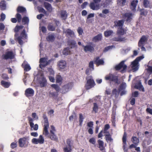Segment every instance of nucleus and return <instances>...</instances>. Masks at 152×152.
<instances>
[{"mask_svg":"<svg viewBox=\"0 0 152 152\" xmlns=\"http://www.w3.org/2000/svg\"><path fill=\"white\" fill-rule=\"evenodd\" d=\"M43 134L45 135L46 136L50 138L52 140L56 141H58V138L56 135L55 134V133L50 134H49V132H48V134L47 135H45V131L44 130Z\"/></svg>","mask_w":152,"mask_h":152,"instance_id":"nucleus-13","label":"nucleus"},{"mask_svg":"<svg viewBox=\"0 0 152 152\" xmlns=\"http://www.w3.org/2000/svg\"><path fill=\"white\" fill-rule=\"evenodd\" d=\"M1 85L5 88H8L10 85V82L2 80L1 82Z\"/></svg>","mask_w":152,"mask_h":152,"instance_id":"nucleus-27","label":"nucleus"},{"mask_svg":"<svg viewBox=\"0 0 152 152\" xmlns=\"http://www.w3.org/2000/svg\"><path fill=\"white\" fill-rule=\"evenodd\" d=\"M61 18L64 20H65L67 17L66 12L65 11H61Z\"/></svg>","mask_w":152,"mask_h":152,"instance_id":"nucleus-30","label":"nucleus"},{"mask_svg":"<svg viewBox=\"0 0 152 152\" xmlns=\"http://www.w3.org/2000/svg\"><path fill=\"white\" fill-rule=\"evenodd\" d=\"M147 38L145 36H143L141 38L139 42L138 46L139 47H141L142 45L144 44L145 42L147 41Z\"/></svg>","mask_w":152,"mask_h":152,"instance_id":"nucleus-19","label":"nucleus"},{"mask_svg":"<svg viewBox=\"0 0 152 152\" xmlns=\"http://www.w3.org/2000/svg\"><path fill=\"white\" fill-rule=\"evenodd\" d=\"M44 5L45 8L48 10H50L51 9V6L50 4L48 3L45 2Z\"/></svg>","mask_w":152,"mask_h":152,"instance_id":"nucleus-49","label":"nucleus"},{"mask_svg":"<svg viewBox=\"0 0 152 152\" xmlns=\"http://www.w3.org/2000/svg\"><path fill=\"white\" fill-rule=\"evenodd\" d=\"M124 23V20H119L115 22V25L119 27H122L123 24Z\"/></svg>","mask_w":152,"mask_h":152,"instance_id":"nucleus-26","label":"nucleus"},{"mask_svg":"<svg viewBox=\"0 0 152 152\" xmlns=\"http://www.w3.org/2000/svg\"><path fill=\"white\" fill-rule=\"evenodd\" d=\"M89 142L92 144L94 145H96V140L94 138L92 137L90 138L89 140Z\"/></svg>","mask_w":152,"mask_h":152,"instance_id":"nucleus-50","label":"nucleus"},{"mask_svg":"<svg viewBox=\"0 0 152 152\" xmlns=\"http://www.w3.org/2000/svg\"><path fill=\"white\" fill-rule=\"evenodd\" d=\"M72 144V140L70 139H68L66 141V146H67L68 147H70L71 148V146Z\"/></svg>","mask_w":152,"mask_h":152,"instance_id":"nucleus-44","label":"nucleus"},{"mask_svg":"<svg viewBox=\"0 0 152 152\" xmlns=\"http://www.w3.org/2000/svg\"><path fill=\"white\" fill-rule=\"evenodd\" d=\"M49 96L50 97H54L55 96V92H50L49 94Z\"/></svg>","mask_w":152,"mask_h":152,"instance_id":"nucleus-61","label":"nucleus"},{"mask_svg":"<svg viewBox=\"0 0 152 152\" xmlns=\"http://www.w3.org/2000/svg\"><path fill=\"white\" fill-rule=\"evenodd\" d=\"M98 110V106L96 103H94V107L93 108V111L95 113H96Z\"/></svg>","mask_w":152,"mask_h":152,"instance_id":"nucleus-45","label":"nucleus"},{"mask_svg":"<svg viewBox=\"0 0 152 152\" xmlns=\"http://www.w3.org/2000/svg\"><path fill=\"white\" fill-rule=\"evenodd\" d=\"M101 38L102 35L101 34H98L93 38V41L94 42H96L101 40Z\"/></svg>","mask_w":152,"mask_h":152,"instance_id":"nucleus-33","label":"nucleus"},{"mask_svg":"<svg viewBox=\"0 0 152 152\" xmlns=\"http://www.w3.org/2000/svg\"><path fill=\"white\" fill-rule=\"evenodd\" d=\"M106 140L107 142L112 141L113 139L111 138V136L110 134L105 135Z\"/></svg>","mask_w":152,"mask_h":152,"instance_id":"nucleus-37","label":"nucleus"},{"mask_svg":"<svg viewBox=\"0 0 152 152\" xmlns=\"http://www.w3.org/2000/svg\"><path fill=\"white\" fill-rule=\"evenodd\" d=\"M135 87V88L139 89L140 91H141L143 92L144 91V88L140 82L136 84Z\"/></svg>","mask_w":152,"mask_h":152,"instance_id":"nucleus-25","label":"nucleus"},{"mask_svg":"<svg viewBox=\"0 0 152 152\" xmlns=\"http://www.w3.org/2000/svg\"><path fill=\"white\" fill-rule=\"evenodd\" d=\"M126 137L127 134L126 132H124L122 140L124 143L123 149L124 151L125 152H128L127 151L128 149L126 148Z\"/></svg>","mask_w":152,"mask_h":152,"instance_id":"nucleus-11","label":"nucleus"},{"mask_svg":"<svg viewBox=\"0 0 152 152\" xmlns=\"http://www.w3.org/2000/svg\"><path fill=\"white\" fill-rule=\"evenodd\" d=\"M95 63L97 65H103L104 64V61L102 59H99V57H96L95 59Z\"/></svg>","mask_w":152,"mask_h":152,"instance_id":"nucleus-24","label":"nucleus"},{"mask_svg":"<svg viewBox=\"0 0 152 152\" xmlns=\"http://www.w3.org/2000/svg\"><path fill=\"white\" fill-rule=\"evenodd\" d=\"M1 20L3 21L5 18V15L4 13H2L1 15Z\"/></svg>","mask_w":152,"mask_h":152,"instance_id":"nucleus-62","label":"nucleus"},{"mask_svg":"<svg viewBox=\"0 0 152 152\" xmlns=\"http://www.w3.org/2000/svg\"><path fill=\"white\" fill-rule=\"evenodd\" d=\"M73 86L72 83H68L62 87L61 89V93L63 94H65L71 89Z\"/></svg>","mask_w":152,"mask_h":152,"instance_id":"nucleus-5","label":"nucleus"},{"mask_svg":"<svg viewBox=\"0 0 152 152\" xmlns=\"http://www.w3.org/2000/svg\"><path fill=\"white\" fill-rule=\"evenodd\" d=\"M16 17L18 20V22H20L21 21V16L19 13H17L16 15Z\"/></svg>","mask_w":152,"mask_h":152,"instance_id":"nucleus-52","label":"nucleus"},{"mask_svg":"<svg viewBox=\"0 0 152 152\" xmlns=\"http://www.w3.org/2000/svg\"><path fill=\"white\" fill-rule=\"evenodd\" d=\"M125 40L124 38H122L120 37H115L113 39V40L115 41H125Z\"/></svg>","mask_w":152,"mask_h":152,"instance_id":"nucleus-42","label":"nucleus"},{"mask_svg":"<svg viewBox=\"0 0 152 152\" xmlns=\"http://www.w3.org/2000/svg\"><path fill=\"white\" fill-rule=\"evenodd\" d=\"M138 3V1L137 0H134L131 3L130 8L133 11L135 10L136 7Z\"/></svg>","mask_w":152,"mask_h":152,"instance_id":"nucleus-21","label":"nucleus"},{"mask_svg":"<svg viewBox=\"0 0 152 152\" xmlns=\"http://www.w3.org/2000/svg\"><path fill=\"white\" fill-rule=\"evenodd\" d=\"M51 61V60H48V59L45 58H42L40 59L39 67L42 69V68L44 67L47 65L49 64Z\"/></svg>","mask_w":152,"mask_h":152,"instance_id":"nucleus-7","label":"nucleus"},{"mask_svg":"<svg viewBox=\"0 0 152 152\" xmlns=\"http://www.w3.org/2000/svg\"><path fill=\"white\" fill-rule=\"evenodd\" d=\"M89 67L92 69V70L94 69V64L92 61H90L89 64Z\"/></svg>","mask_w":152,"mask_h":152,"instance_id":"nucleus-59","label":"nucleus"},{"mask_svg":"<svg viewBox=\"0 0 152 152\" xmlns=\"http://www.w3.org/2000/svg\"><path fill=\"white\" fill-rule=\"evenodd\" d=\"M98 143V147L100 150L102 151H103L105 149V148L104 146V142L100 140H99L97 141Z\"/></svg>","mask_w":152,"mask_h":152,"instance_id":"nucleus-17","label":"nucleus"},{"mask_svg":"<svg viewBox=\"0 0 152 152\" xmlns=\"http://www.w3.org/2000/svg\"><path fill=\"white\" fill-rule=\"evenodd\" d=\"M51 86L52 87L54 88L57 92H58L60 90L59 86L56 84H52Z\"/></svg>","mask_w":152,"mask_h":152,"instance_id":"nucleus-43","label":"nucleus"},{"mask_svg":"<svg viewBox=\"0 0 152 152\" xmlns=\"http://www.w3.org/2000/svg\"><path fill=\"white\" fill-rule=\"evenodd\" d=\"M2 56L4 59H12L14 57V55L12 51H8L3 55Z\"/></svg>","mask_w":152,"mask_h":152,"instance_id":"nucleus-8","label":"nucleus"},{"mask_svg":"<svg viewBox=\"0 0 152 152\" xmlns=\"http://www.w3.org/2000/svg\"><path fill=\"white\" fill-rule=\"evenodd\" d=\"M32 117L35 118L36 119H38V117L37 116L36 113H33L32 114Z\"/></svg>","mask_w":152,"mask_h":152,"instance_id":"nucleus-64","label":"nucleus"},{"mask_svg":"<svg viewBox=\"0 0 152 152\" xmlns=\"http://www.w3.org/2000/svg\"><path fill=\"white\" fill-rule=\"evenodd\" d=\"M125 33L124 30L122 27H119L117 31V34L119 36L124 35Z\"/></svg>","mask_w":152,"mask_h":152,"instance_id":"nucleus-29","label":"nucleus"},{"mask_svg":"<svg viewBox=\"0 0 152 152\" xmlns=\"http://www.w3.org/2000/svg\"><path fill=\"white\" fill-rule=\"evenodd\" d=\"M17 144L16 142H13L11 143L10 145V146L11 148L13 149L17 147Z\"/></svg>","mask_w":152,"mask_h":152,"instance_id":"nucleus-56","label":"nucleus"},{"mask_svg":"<svg viewBox=\"0 0 152 152\" xmlns=\"http://www.w3.org/2000/svg\"><path fill=\"white\" fill-rule=\"evenodd\" d=\"M37 79L41 87H44L47 85V81L44 77L42 73L40 72L38 73L37 75Z\"/></svg>","mask_w":152,"mask_h":152,"instance_id":"nucleus-1","label":"nucleus"},{"mask_svg":"<svg viewBox=\"0 0 152 152\" xmlns=\"http://www.w3.org/2000/svg\"><path fill=\"white\" fill-rule=\"evenodd\" d=\"M62 81V77L59 75H58L56 77V83H59Z\"/></svg>","mask_w":152,"mask_h":152,"instance_id":"nucleus-54","label":"nucleus"},{"mask_svg":"<svg viewBox=\"0 0 152 152\" xmlns=\"http://www.w3.org/2000/svg\"><path fill=\"white\" fill-rule=\"evenodd\" d=\"M48 28L49 31H54L55 29V27L51 23H50L49 24Z\"/></svg>","mask_w":152,"mask_h":152,"instance_id":"nucleus-34","label":"nucleus"},{"mask_svg":"<svg viewBox=\"0 0 152 152\" xmlns=\"http://www.w3.org/2000/svg\"><path fill=\"white\" fill-rule=\"evenodd\" d=\"M125 61H122L118 65L116 66H115L116 70H120L122 68H123V70L121 71L122 72H123L124 70H125L127 68V66L124 64Z\"/></svg>","mask_w":152,"mask_h":152,"instance_id":"nucleus-10","label":"nucleus"},{"mask_svg":"<svg viewBox=\"0 0 152 152\" xmlns=\"http://www.w3.org/2000/svg\"><path fill=\"white\" fill-rule=\"evenodd\" d=\"M34 91L31 88H28L25 91V94L27 97L31 96L34 95Z\"/></svg>","mask_w":152,"mask_h":152,"instance_id":"nucleus-14","label":"nucleus"},{"mask_svg":"<svg viewBox=\"0 0 152 152\" xmlns=\"http://www.w3.org/2000/svg\"><path fill=\"white\" fill-rule=\"evenodd\" d=\"M42 117L44 120V130L45 131V135H47L48 133V129L49 127V124L48 119L45 113L43 114Z\"/></svg>","mask_w":152,"mask_h":152,"instance_id":"nucleus-6","label":"nucleus"},{"mask_svg":"<svg viewBox=\"0 0 152 152\" xmlns=\"http://www.w3.org/2000/svg\"><path fill=\"white\" fill-rule=\"evenodd\" d=\"M83 46L84 47V50L85 52H92V51H93L94 50V48L91 45H86V46H84V45H83Z\"/></svg>","mask_w":152,"mask_h":152,"instance_id":"nucleus-22","label":"nucleus"},{"mask_svg":"<svg viewBox=\"0 0 152 152\" xmlns=\"http://www.w3.org/2000/svg\"><path fill=\"white\" fill-rule=\"evenodd\" d=\"M86 79L88 80L85 87L88 90L94 87L95 84L91 76L87 77Z\"/></svg>","mask_w":152,"mask_h":152,"instance_id":"nucleus-2","label":"nucleus"},{"mask_svg":"<svg viewBox=\"0 0 152 152\" xmlns=\"http://www.w3.org/2000/svg\"><path fill=\"white\" fill-rule=\"evenodd\" d=\"M21 38L23 39H26L27 37V35L25 33V30L23 29L21 33L20 36Z\"/></svg>","mask_w":152,"mask_h":152,"instance_id":"nucleus-41","label":"nucleus"},{"mask_svg":"<svg viewBox=\"0 0 152 152\" xmlns=\"http://www.w3.org/2000/svg\"><path fill=\"white\" fill-rule=\"evenodd\" d=\"M56 38L55 34H52L48 35L46 38V39L47 41L50 42H53Z\"/></svg>","mask_w":152,"mask_h":152,"instance_id":"nucleus-20","label":"nucleus"},{"mask_svg":"<svg viewBox=\"0 0 152 152\" xmlns=\"http://www.w3.org/2000/svg\"><path fill=\"white\" fill-rule=\"evenodd\" d=\"M70 50L69 48H66L64 49L63 52V53L64 55H68L70 53Z\"/></svg>","mask_w":152,"mask_h":152,"instance_id":"nucleus-38","label":"nucleus"},{"mask_svg":"<svg viewBox=\"0 0 152 152\" xmlns=\"http://www.w3.org/2000/svg\"><path fill=\"white\" fill-rule=\"evenodd\" d=\"M0 7L1 10H4L6 9V4L4 1H1L0 3Z\"/></svg>","mask_w":152,"mask_h":152,"instance_id":"nucleus-32","label":"nucleus"},{"mask_svg":"<svg viewBox=\"0 0 152 152\" xmlns=\"http://www.w3.org/2000/svg\"><path fill=\"white\" fill-rule=\"evenodd\" d=\"M149 2L148 0H144L143 1V5L145 8L149 7Z\"/></svg>","mask_w":152,"mask_h":152,"instance_id":"nucleus-46","label":"nucleus"},{"mask_svg":"<svg viewBox=\"0 0 152 152\" xmlns=\"http://www.w3.org/2000/svg\"><path fill=\"white\" fill-rule=\"evenodd\" d=\"M113 32L112 30H108L104 32V34L105 37H108L111 35Z\"/></svg>","mask_w":152,"mask_h":152,"instance_id":"nucleus-40","label":"nucleus"},{"mask_svg":"<svg viewBox=\"0 0 152 152\" xmlns=\"http://www.w3.org/2000/svg\"><path fill=\"white\" fill-rule=\"evenodd\" d=\"M131 141L134 144H137L139 142V139L136 137L133 136L131 139Z\"/></svg>","mask_w":152,"mask_h":152,"instance_id":"nucleus-28","label":"nucleus"},{"mask_svg":"<svg viewBox=\"0 0 152 152\" xmlns=\"http://www.w3.org/2000/svg\"><path fill=\"white\" fill-rule=\"evenodd\" d=\"M77 31L79 35H82L83 33V30L81 27L78 28Z\"/></svg>","mask_w":152,"mask_h":152,"instance_id":"nucleus-57","label":"nucleus"},{"mask_svg":"<svg viewBox=\"0 0 152 152\" xmlns=\"http://www.w3.org/2000/svg\"><path fill=\"white\" fill-rule=\"evenodd\" d=\"M22 22L24 23V24H25L28 23L29 22V19L27 17H25L22 19Z\"/></svg>","mask_w":152,"mask_h":152,"instance_id":"nucleus-47","label":"nucleus"},{"mask_svg":"<svg viewBox=\"0 0 152 152\" xmlns=\"http://www.w3.org/2000/svg\"><path fill=\"white\" fill-rule=\"evenodd\" d=\"M21 39L22 38H21V37L20 36L18 37L17 38V40L18 42L20 45H21L23 44V41Z\"/></svg>","mask_w":152,"mask_h":152,"instance_id":"nucleus-55","label":"nucleus"},{"mask_svg":"<svg viewBox=\"0 0 152 152\" xmlns=\"http://www.w3.org/2000/svg\"><path fill=\"white\" fill-rule=\"evenodd\" d=\"M64 152H71L72 149L70 147H68L67 146H66L64 148Z\"/></svg>","mask_w":152,"mask_h":152,"instance_id":"nucleus-48","label":"nucleus"},{"mask_svg":"<svg viewBox=\"0 0 152 152\" xmlns=\"http://www.w3.org/2000/svg\"><path fill=\"white\" fill-rule=\"evenodd\" d=\"M94 2H91L90 5V8L93 10H98L100 8V5L99 4H96Z\"/></svg>","mask_w":152,"mask_h":152,"instance_id":"nucleus-16","label":"nucleus"},{"mask_svg":"<svg viewBox=\"0 0 152 152\" xmlns=\"http://www.w3.org/2000/svg\"><path fill=\"white\" fill-rule=\"evenodd\" d=\"M143 58L144 57L142 56L138 57L134 61L132 62L131 67L133 70L136 71L138 69V62Z\"/></svg>","mask_w":152,"mask_h":152,"instance_id":"nucleus-3","label":"nucleus"},{"mask_svg":"<svg viewBox=\"0 0 152 152\" xmlns=\"http://www.w3.org/2000/svg\"><path fill=\"white\" fill-rule=\"evenodd\" d=\"M26 138L25 137L20 138L18 140L19 146L20 147H23L26 143Z\"/></svg>","mask_w":152,"mask_h":152,"instance_id":"nucleus-23","label":"nucleus"},{"mask_svg":"<svg viewBox=\"0 0 152 152\" xmlns=\"http://www.w3.org/2000/svg\"><path fill=\"white\" fill-rule=\"evenodd\" d=\"M128 2V0H122L119 1L117 3L118 4L121 6L125 5L126 3Z\"/></svg>","mask_w":152,"mask_h":152,"instance_id":"nucleus-31","label":"nucleus"},{"mask_svg":"<svg viewBox=\"0 0 152 152\" xmlns=\"http://www.w3.org/2000/svg\"><path fill=\"white\" fill-rule=\"evenodd\" d=\"M105 79L106 80H109L114 82L115 83H118V77L113 74H110L106 75Z\"/></svg>","mask_w":152,"mask_h":152,"instance_id":"nucleus-4","label":"nucleus"},{"mask_svg":"<svg viewBox=\"0 0 152 152\" xmlns=\"http://www.w3.org/2000/svg\"><path fill=\"white\" fill-rule=\"evenodd\" d=\"M84 118L83 116L81 114H79V125L80 126H82V123L83 122Z\"/></svg>","mask_w":152,"mask_h":152,"instance_id":"nucleus-39","label":"nucleus"},{"mask_svg":"<svg viewBox=\"0 0 152 152\" xmlns=\"http://www.w3.org/2000/svg\"><path fill=\"white\" fill-rule=\"evenodd\" d=\"M58 66L60 69H64L66 66V62L64 60H61L59 62Z\"/></svg>","mask_w":152,"mask_h":152,"instance_id":"nucleus-15","label":"nucleus"},{"mask_svg":"<svg viewBox=\"0 0 152 152\" xmlns=\"http://www.w3.org/2000/svg\"><path fill=\"white\" fill-rule=\"evenodd\" d=\"M31 68L29 65L28 64H26L24 67V70L26 71H28L30 70Z\"/></svg>","mask_w":152,"mask_h":152,"instance_id":"nucleus-51","label":"nucleus"},{"mask_svg":"<svg viewBox=\"0 0 152 152\" xmlns=\"http://www.w3.org/2000/svg\"><path fill=\"white\" fill-rule=\"evenodd\" d=\"M44 139L42 137V135H40L39 138L36 139L34 138L32 140V143L35 144H37L38 143L42 144L44 143Z\"/></svg>","mask_w":152,"mask_h":152,"instance_id":"nucleus-9","label":"nucleus"},{"mask_svg":"<svg viewBox=\"0 0 152 152\" xmlns=\"http://www.w3.org/2000/svg\"><path fill=\"white\" fill-rule=\"evenodd\" d=\"M17 10L18 12H23L26 11V9L25 8L20 6L18 7Z\"/></svg>","mask_w":152,"mask_h":152,"instance_id":"nucleus-36","label":"nucleus"},{"mask_svg":"<svg viewBox=\"0 0 152 152\" xmlns=\"http://www.w3.org/2000/svg\"><path fill=\"white\" fill-rule=\"evenodd\" d=\"M119 95V93L117 91L116 89H114L112 91V96H114L115 97H117Z\"/></svg>","mask_w":152,"mask_h":152,"instance_id":"nucleus-35","label":"nucleus"},{"mask_svg":"<svg viewBox=\"0 0 152 152\" xmlns=\"http://www.w3.org/2000/svg\"><path fill=\"white\" fill-rule=\"evenodd\" d=\"M64 33H65L66 36L68 37H73L74 36V32L69 29L64 30Z\"/></svg>","mask_w":152,"mask_h":152,"instance_id":"nucleus-12","label":"nucleus"},{"mask_svg":"<svg viewBox=\"0 0 152 152\" xmlns=\"http://www.w3.org/2000/svg\"><path fill=\"white\" fill-rule=\"evenodd\" d=\"M146 111L147 113L152 115V109L148 108L146 109Z\"/></svg>","mask_w":152,"mask_h":152,"instance_id":"nucleus-63","label":"nucleus"},{"mask_svg":"<svg viewBox=\"0 0 152 152\" xmlns=\"http://www.w3.org/2000/svg\"><path fill=\"white\" fill-rule=\"evenodd\" d=\"M51 130L50 131V134L55 133L54 132L56 131L55 127L53 125L51 126Z\"/></svg>","mask_w":152,"mask_h":152,"instance_id":"nucleus-53","label":"nucleus"},{"mask_svg":"<svg viewBox=\"0 0 152 152\" xmlns=\"http://www.w3.org/2000/svg\"><path fill=\"white\" fill-rule=\"evenodd\" d=\"M132 16L133 15L132 13H126L124 15V18L126 21L130 22L132 19Z\"/></svg>","mask_w":152,"mask_h":152,"instance_id":"nucleus-18","label":"nucleus"},{"mask_svg":"<svg viewBox=\"0 0 152 152\" xmlns=\"http://www.w3.org/2000/svg\"><path fill=\"white\" fill-rule=\"evenodd\" d=\"M30 126L31 128H33L34 130H37L38 129V126L37 124H36L34 125V124L32 126Z\"/></svg>","mask_w":152,"mask_h":152,"instance_id":"nucleus-58","label":"nucleus"},{"mask_svg":"<svg viewBox=\"0 0 152 152\" xmlns=\"http://www.w3.org/2000/svg\"><path fill=\"white\" fill-rule=\"evenodd\" d=\"M126 86V84L124 83H123L121 85L120 87V88L121 90L125 88Z\"/></svg>","mask_w":152,"mask_h":152,"instance_id":"nucleus-60","label":"nucleus"}]
</instances>
